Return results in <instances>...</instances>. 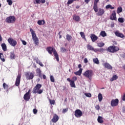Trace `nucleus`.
I'll list each match as a JSON object with an SVG mask.
<instances>
[{
	"label": "nucleus",
	"mask_w": 125,
	"mask_h": 125,
	"mask_svg": "<svg viewBox=\"0 0 125 125\" xmlns=\"http://www.w3.org/2000/svg\"><path fill=\"white\" fill-rule=\"evenodd\" d=\"M98 122L99 123V124H103L104 121H103V117L101 116H98L97 119Z\"/></svg>",
	"instance_id": "23"
},
{
	"label": "nucleus",
	"mask_w": 125,
	"mask_h": 125,
	"mask_svg": "<svg viewBox=\"0 0 125 125\" xmlns=\"http://www.w3.org/2000/svg\"><path fill=\"white\" fill-rule=\"evenodd\" d=\"M41 2H42V3H44L45 2V0H41Z\"/></svg>",
	"instance_id": "62"
},
{
	"label": "nucleus",
	"mask_w": 125,
	"mask_h": 125,
	"mask_svg": "<svg viewBox=\"0 0 125 125\" xmlns=\"http://www.w3.org/2000/svg\"><path fill=\"white\" fill-rule=\"evenodd\" d=\"M42 86V85L41 84L37 83L33 88L32 93H38V94H42V93L43 92V90L41 89Z\"/></svg>",
	"instance_id": "2"
},
{
	"label": "nucleus",
	"mask_w": 125,
	"mask_h": 125,
	"mask_svg": "<svg viewBox=\"0 0 125 125\" xmlns=\"http://www.w3.org/2000/svg\"><path fill=\"white\" fill-rule=\"evenodd\" d=\"M122 111H123V113H125V106L123 107Z\"/></svg>",
	"instance_id": "58"
},
{
	"label": "nucleus",
	"mask_w": 125,
	"mask_h": 125,
	"mask_svg": "<svg viewBox=\"0 0 125 125\" xmlns=\"http://www.w3.org/2000/svg\"><path fill=\"white\" fill-rule=\"evenodd\" d=\"M61 51L62 53H64V52H65L66 51V48H65V47L61 48Z\"/></svg>",
	"instance_id": "47"
},
{
	"label": "nucleus",
	"mask_w": 125,
	"mask_h": 125,
	"mask_svg": "<svg viewBox=\"0 0 125 125\" xmlns=\"http://www.w3.org/2000/svg\"><path fill=\"white\" fill-rule=\"evenodd\" d=\"M3 87L4 89H6L7 92H8V85L4 83H3Z\"/></svg>",
	"instance_id": "32"
},
{
	"label": "nucleus",
	"mask_w": 125,
	"mask_h": 125,
	"mask_svg": "<svg viewBox=\"0 0 125 125\" xmlns=\"http://www.w3.org/2000/svg\"><path fill=\"white\" fill-rule=\"evenodd\" d=\"M84 95L86 97H89V98L91 97V94L90 93H86L84 94Z\"/></svg>",
	"instance_id": "44"
},
{
	"label": "nucleus",
	"mask_w": 125,
	"mask_h": 125,
	"mask_svg": "<svg viewBox=\"0 0 125 125\" xmlns=\"http://www.w3.org/2000/svg\"><path fill=\"white\" fill-rule=\"evenodd\" d=\"M67 81H68V82H69V83H70V82H72V80H71L70 78H67Z\"/></svg>",
	"instance_id": "63"
},
{
	"label": "nucleus",
	"mask_w": 125,
	"mask_h": 125,
	"mask_svg": "<svg viewBox=\"0 0 125 125\" xmlns=\"http://www.w3.org/2000/svg\"><path fill=\"white\" fill-rule=\"evenodd\" d=\"M73 19L76 22H80L81 18H80V16L75 15L73 17Z\"/></svg>",
	"instance_id": "22"
},
{
	"label": "nucleus",
	"mask_w": 125,
	"mask_h": 125,
	"mask_svg": "<svg viewBox=\"0 0 125 125\" xmlns=\"http://www.w3.org/2000/svg\"><path fill=\"white\" fill-rule=\"evenodd\" d=\"M98 98L100 102H101L102 101V99H103V97L102 96V94L101 93L99 94L98 96Z\"/></svg>",
	"instance_id": "33"
},
{
	"label": "nucleus",
	"mask_w": 125,
	"mask_h": 125,
	"mask_svg": "<svg viewBox=\"0 0 125 125\" xmlns=\"http://www.w3.org/2000/svg\"><path fill=\"white\" fill-rule=\"evenodd\" d=\"M93 61L94 63H95V64H99V60H98V59L97 58L95 59H93Z\"/></svg>",
	"instance_id": "38"
},
{
	"label": "nucleus",
	"mask_w": 125,
	"mask_h": 125,
	"mask_svg": "<svg viewBox=\"0 0 125 125\" xmlns=\"http://www.w3.org/2000/svg\"><path fill=\"white\" fill-rule=\"evenodd\" d=\"M33 112L34 114H37L38 113V110L37 109H33Z\"/></svg>",
	"instance_id": "52"
},
{
	"label": "nucleus",
	"mask_w": 125,
	"mask_h": 125,
	"mask_svg": "<svg viewBox=\"0 0 125 125\" xmlns=\"http://www.w3.org/2000/svg\"><path fill=\"white\" fill-rule=\"evenodd\" d=\"M20 82H21V74L19 73L16 80L15 85H16V86H19Z\"/></svg>",
	"instance_id": "9"
},
{
	"label": "nucleus",
	"mask_w": 125,
	"mask_h": 125,
	"mask_svg": "<svg viewBox=\"0 0 125 125\" xmlns=\"http://www.w3.org/2000/svg\"><path fill=\"white\" fill-rule=\"evenodd\" d=\"M78 68H79L80 69H81V68H82V64H79L78 65Z\"/></svg>",
	"instance_id": "64"
},
{
	"label": "nucleus",
	"mask_w": 125,
	"mask_h": 125,
	"mask_svg": "<svg viewBox=\"0 0 125 125\" xmlns=\"http://www.w3.org/2000/svg\"><path fill=\"white\" fill-rule=\"evenodd\" d=\"M110 19V20H114L115 21H117V17H116V11H113Z\"/></svg>",
	"instance_id": "15"
},
{
	"label": "nucleus",
	"mask_w": 125,
	"mask_h": 125,
	"mask_svg": "<svg viewBox=\"0 0 125 125\" xmlns=\"http://www.w3.org/2000/svg\"><path fill=\"white\" fill-rule=\"evenodd\" d=\"M7 2H8L9 5H12V1L11 0H7Z\"/></svg>",
	"instance_id": "49"
},
{
	"label": "nucleus",
	"mask_w": 125,
	"mask_h": 125,
	"mask_svg": "<svg viewBox=\"0 0 125 125\" xmlns=\"http://www.w3.org/2000/svg\"><path fill=\"white\" fill-rule=\"evenodd\" d=\"M72 80H71L72 81L76 82V81H77V80H78V78H77V77L74 76V77H72Z\"/></svg>",
	"instance_id": "51"
},
{
	"label": "nucleus",
	"mask_w": 125,
	"mask_h": 125,
	"mask_svg": "<svg viewBox=\"0 0 125 125\" xmlns=\"http://www.w3.org/2000/svg\"><path fill=\"white\" fill-rule=\"evenodd\" d=\"M39 65H40V66H41V67H43V64H42V62H40V63H39Z\"/></svg>",
	"instance_id": "61"
},
{
	"label": "nucleus",
	"mask_w": 125,
	"mask_h": 125,
	"mask_svg": "<svg viewBox=\"0 0 125 125\" xmlns=\"http://www.w3.org/2000/svg\"><path fill=\"white\" fill-rule=\"evenodd\" d=\"M36 62L37 64H39L41 62V61H40V60H37Z\"/></svg>",
	"instance_id": "59"
},
{
	"label": "nucleus",
	"mask_w": 125,
	"mask_h": 125,
	"mask_svg": "<svg viewBox=\"0 0 125 125\" xmlns=\"http://www.w3.org/2000/svg\"><path fill=\"white\" fill-rule=\"evenodd\" d=\"M115 34V35L117 36V37H119V38H125V35L120 33L119 31H116Z\"/></svg>",
	"instance_id": "18"
},
{
	"label": "nucleus",
	"mask_w": 125,
	"mask_h": 125,
	"mask_svg": "<svg viewBox=\"0 0 125 125\" xmlns=\"http://www.w3.org/2000/svg\"><path fill=\"white\" fill-rule=\"evenodd\" d=\"M42 78L44 80H46V76H45V75L43 74L42 75Z\"/></svg>",
	"instance_id": "57"
},
{
	"label": "nucleus",
	"mask_w": 125,
	"mask_h": 125,
	"mask_svg": "<svg viewBox=\"0 0 125 125\" xmlns=\"http://www.w3.org/2000/svg\"><path fill=\"white\" fill-rule=\"evenodd\" d=\"M105 8L106 9H109V8H110V9H115V7L112 6V5L111 4H108L106 5L105 6Z\"/></svg>",
	"instance_id": "35"
},
{
	"label": "nucleus",
	"mask_w": 125,
	"mask_h": 125,
	"mask_svg": "<svg viewBox=\"0 0 125 125\" xmlns=\"http://www.w3.org/2000/svg\"><path fill=\"white\" fill-rule=\"evenodd\" d=\"M76 0H68L67 1V4L69 5L70 4H72L74 2V1H76Z\"/></svg>",
	"instance_id": "39"
},
{
	"label": "nucleus",
	"mask_w": 125,
	"mask_h": 125,
	"mask_svg": "<svg viewBox=\"0 0 125 125\" xmlns=\"http://www.w3.org/2000/svg\"><path fill=\"white\" fill-rule=\"evenodd\" d=\"M83 76L85 77V78H88L89 80H90L93 76V71L91 70H86L83 74Z\"/></svg>",
	"instance_id": "5"
},
{
	"label": "nucleus",
	"mask_w": 125,
	"mask_h": 125,
	"mask_svg": "<svg viewBox=\"0 0 125 125\" xmlns=\"http://www.w3.org/2000/svg\"><path fill=\"white\" fill-rule=\"evenodd\" d=\"M97 45L98 46H99V47H103V46L105 45V43H104V42H101L98 43Z\"/></svg>",
	"instance_id": "37"
},
{
	"label": "nucleus",
	"mask_w": 125,
	"mask_h": 125,
	"mask_svg": "<svg viewBox=\"0 0 125 125\" xmlns=\"http://www.w3.org/2000/svg\"><path fill=\"white\" fill-rule=\"evenodd\" d=\"M113 48L114 53L120 50V48H119V47L118 46H113Z\"/></svg>",
	"instance_id": "30"
},
{
	"label": "nucleus",
	"mask_w": 125,
	"mask_h": 125,
	"mask_svg": "<svg viewBox=\"0 0 125 125\" xmlns=\"http://www.w3.org/2000/svg\"><path fill=\"white\" fill-rule=\"evenodd\" d=\"M59 120V116L57 114H55L53 115V118L52 119V122L54 123H57Z\"/></svg>",
	"instance_id": "14"
},
{
	"label": "nucleus",
	"mask_w": 125,
	"mask_h": 125,
	"mask_svg": "<svg viewBox=\"0 0 125 125\" xmlns=\"http://www.w3.org/2000/svg\"><path fill=\"white\" fill-rule=\"evenodd\" d=\"M67 112H68V108H64L62 111V113H63V114H65V113H67Z\"/></svg>",
	"instance_id": "48"
},
{
	"label": "nucleus",
	"mask_w": 125,
	"mask_h": 125,
	"mask_svg": "<svg viewBox=\"0 0 125 125\" xmlns=\"http://www.w3.org/2000/svg\"><path fill=\"white\" fill-rule=\"evenodd\" d=\"M103 66L105 69H107V70H113V66L108 62L104 63Z\"/></svg>",
	"instance_id": "13"
},
{
	"label": "nucleus",
	"mask_w": 125,
	"mask_h": 125,
	"mask_svg": "<svg viewBox=\"0 0 125 125\" xmlns=\"http://www.w3.org/2000/svg\"><path fill=\"white\" fill-rule=\"evenodd\" d=\"M50 78V81L51 82H52V83H54V82H55V80H54V77H53V76L51 75Z\"/></svg>",
	"instance_id": "42"
},
{
	"label": "nucleus",
	"mask_w": 125,
	"mask_h": 125,
	"mask_svg": "<svg viewBox=\"0 0 125 125\" xmlns=\"http://www.w3.org/2000/svg\"><path fill=\"white\" fill-rule=\"evenodd\" d=\"M106 51H108V52H111V53H114V50L113 48V46H110L107 48V49H106Z\"/></svg>",
	"instance_id": "20"
},
{
	"label": "nucleus",
	"mask_w": 125,
	"mask_h": 125,
	"mask_svg": "<svg viewBox=\"0 0 125 125\" xmlns=\"http://www.w3.org/2000/svg\"><path fill=\"white\" fill-rule=\"evenodd\" d=\"M80 34L81 35L83 39H84V40H85V35H84V33H83V32H81L80 33Z\"/></svg>",
	"instance_id": "40"
},
{
	"label": "nucleus",
	"mask_w": 125,
	"mask_h": 125,
	"mask_svg": "<svg viewBox=\"0 0 125 125\" xmlns=\"http://www.w3.org/2000/svg\"><path fill=\"white\" fill-rule=\"evenodd\" d=\"M87 48L89 50H92V51H97L96 49H94V48H93V47H92L90 44H87Z\"/></svg>",
	"instance_id": "24"
},
{
	"label": "nucleus",
	"mask_w": 125,
	"mask_h": 125,
	"mask_svg": "<svg viewBox=\"0 0 125 125\" xmlns=\"http://www.w3.org/2000/svg\"><path fill=\"white\" fill-rule=\"evenodd\" d=\"M37 24L39 25L40 26H42V25H44L45 24V21L44 20H39L37 22Z\"/></svg>",
	"instance_id": "25"
},
{
	"label": "nucleus",
	"mask_w": 125,
	"mask_h": 125,
	"mask_svg": "<svg viewBox=\"0 0 125 125\" xmlns=\"http://www.w3.org/2000/svg\"><path fill=\"white\" fill-rule=\"evenodd\" d=\"M121 12H123V8H122V7H119L117 10V13L119 14Z\"/></svg>",
	"instance_id": "34"
},
{
	"label": "nucleus",
	"mask_w": 125,
	"mask_h": 125,
	"mask_svg": "<svg viewBox=\"0 0 125 125\" xmlns=\"http://www.w3.org/2000/svg\"><path fill=\"white\" fill-rule=\"evenodd\" d=\"M36 3H41V0H36Z\"/></svg>",
	"instance_id": "60"
},
{
	"label": "nucleus",
	"mask_w": 125,
	"mask_h": 125,
	"mask_svg": "<svg viewBox=\"0 0 125 125\" xmlns=\"http://www.w3.org/2000/svg\"><path fill=\"white\" fill-rule=\"evenodd\" d=\"M0 59L2 62H5V59L3 57V54L2 53H0Z\"/></svg>",
	"instance_id": "31"
},
{
	"label": "nucleus",
	"mask_w": 125,
	"mask_h": 125,
	"mask_svg": "<svg viewBox=\"0 0 125 125\" xmlns=\"http://www.w3.org/2000/svg\"><path fill=\"white\" fill-rule=\"evenodd\" d=\"M16 21V18L15 17H14V16L8 17L5 19V22H6V23H8L9 24H13L14 23H15Z\"/></svg>",
	"instance_id": "4"
},
{
	"label": "nucleus",
	"mask_w": 125,
	"mask_h": 125,
	"mask_svg": "<svg viewBox=\"0 0 125 125\" xmlns=\"http://www.w3.org/2000/svg\"><path fill=\"white\" fill-rule=\"evenodd\" d=\"M31 99V95L28 93H25L23 96V99L25 100V101H29Z\"/></svg>",
	"instance_id": "16"
},
{
	"label": "nucleus",
	"mask_w": 125,
	"mask_h": 125,
	"mask_svg": "<svg viewBox=\"0 0 125 125\" xmlns=\"http://www.w3.org/2000/svg\"><path fill=\"white\" fill-rule=\"evenodd\" d=\"M66 40L67 41H68V42H71V41H72L73 37H72L71 36V35H69V34H67L66 35Z\"/></svg>",
	"instance_id": "27"
},
{
	"label": "nucleus",
	"mask_w": 125,
	"mask_h": 125,
	"mask_svg": "<svg viewBox=\"0 0 125 125\" xmlns=\"http://www.w3.org/2000/svg\"><path fill=\"white\" fill-rule=\"evenodd\" d=\"M70 85L71 87H76V84H75V82L74 81H71L70 82Z\"/></svg>",
	"instance_id": "36"
},
{
	"label": "nucleus",
	"mask_w": 125,
	"mask_h": 125,
	"mask_svg": "<svg viewBox=\"0 0 125 125\" xmlns=\"http://www.w3.org/2000/svg\"><path fill=\"white\" fill-rule=\"evenodd\" d=\"M111 105L112 107H116L119 105V99H116L115 100H112L111 101Z\"/></svg>",
	"instance_id": "11"
},
{
	"label": "nucleus",
	"mask_w": 125,
	"mask_h": 125,
	"mask_svg": "<svg viewBox=\"0 0 125 125\" xmlns=\"http://www.w3.org/2000/svg\"><path fill=\"white\" fill-rule=\"evenodd\" d=\"M74 115L76 118H81L83 116V112L81 109H76L74 112Z\"/></svg>",
	"instance_id": "8"
},
{
	"label": "nucleus",
	"mask_w": 125,
	"mask_h": 125,
	"mask_svg": "<svg viewBox=\"0 0 125 125\" xmlns=\"http://www.w3.org/2000/svg\"><path fill=\"white\" fill-rule=\"evenodd\" d=\"M41 72H42V71H41V69L39 68H37V69H36V73L37 74H39V73H41Z\"/></svg>",
	"instance_id": "50"
},
{
	"label": "nucleus",
	"mask_w": 125,
	"mask_h": 125,
	"mask_svg": "<svg viewBox=\"0 0 125 125\" xmlns=\"http://www.w3.org/2000/svg\"><path fill=\"white\" fill-rule=\"evenodd\" d=\"M88 60H87V58H85L84 59V63H88Z\"/></svg>",
	"instance_id": "54"
},
{
	"label": "nucleus",
	"mask_w": 125,
	"mask_h": 125,
	"mask_svg": "<svg viewBox=\"0 0 125 125\" xmlns=\"http://www.w3.org/2000/svg\"><path fill=\"white\" fill-rule=\"evenodd\" d=\"M25 76L27 80H33L34 79V73L27 72L25 73Z\"/></svg>",
	"instance_id": "7"
},
{
	"label": "nucleus",
	"mask_w": 125,
	"mask_h": 125,
	"mask_svg": "<svg viewBox=\"0 0 125 125\" xmlns=\"http://www.w3.org/2000/svg\"><path fill=\"white\" fill-rule=\"evenodd\" d=\"M89 1H90V0H84V2H85V3H86L87 4H88V2H89Z\"/></svg>",
	"instance_id": "56"
},
{
	"label": "nucleus",
	"mask_w": 125,
	"mask_h": 125,
	"mask_svg": "<svg viewBox=\"0 0 125 125\" xmlns=\"http://www.w3.org/2000/svg\"><path fill=\"white\" fill-rule=\"evenodd\" d=\"M49 101L50 102V104L51 105H54L55 104V101L54 100H49Z\"/></svg>",
	"instance_id": "41"
},
{
	"label": "nucleus",
	"mask_w": 125,
	"mask_h": 125,
	"mask_svg": "<svg viewBox=\"0 0 125 125\" xmlns=\"http://www.w3.org/2000/svg\"><path fill=\"white\" fill-rule=\"evenodd\" d=\"M46 50L48 51L49 54H52L53 52V54L54 55L55 59H56L58 62H59V55H58L57 51H56L55 49H53V48L50 46L47 47Z\"/></svg>",
	"instance_id": "1"
},
{
	"label": "nucleus",
	"mask_w": 125,
	"mask_h": 125,
	"mask_svg": "<svg viewBox=\"0 0 125 125\" xmlns=\"http://www.w3.org/2000/svg\"><path fill=\"white\" fill-rule=\"evenodd\" d=\"M22 43L23 44V45H26L27 44V42H26V41L24 40L22 41Z\"/></svg>",
	"instance_id": "53"
},
{
	"label": "nucleus",
	"mask_w": 125,
	"mask_h": 125,
	"mask_svg": "<svg viewBox=\"0 0 125 125\" xmlns=\"http://www.w3.org/2000/svg\"><path fill=\"white\" fill-rule=\"evenodd\" d=\"M100 36H102L103 38L105 37H107V33L105 32V31H102L100 33Z\"/></svg>",
	"instance_id": "29"
},
{
	"label": "nucleus",
	"mask_w": 125,
	"mask_h": 125,
	"mask_svg": "<svg viewBox=\"0 0 125 125\" xmlns=\"http://www.w3.org/2000/svg\"><path fill=\"white\" fill-rule=\"evenodd\" d=\"M38 75L39 77V78H41L42 79V72H40L39 73H38Z\"/></svg>",
	"instance_id": "55"
},
{
	"label": "nucleus",
	"mask_w": 125,
	"mask_h": 125,
	"mask_svg": "<svg viewBox=\"0 0 125 125\" xmlns=\"http://www.w3.org/2000/svg\"><path fill=\"white\" fill-rule=\"evenodd\" d=\"M83 72V68H80L79 71L75 72L74 74L76 76H81L82 73Z\"/></svg>",
	"instance_id": "21"
},
{
	"label": "nucleus",
	"mask_w": 125,
	"mask_h": 125,
	"mask_svg": "<svg viewBox=\"0 0 125 125\" xmlns=\"http://www.w3.org/2000/svg\"><path fill=\"white\" fill-rule=\"evenodd\" d=\"M98 2H99V0H94L93 9L94 10L95 12H97L98 11V6H97V3H98Z\"/></svg>",
	"instance_id": "10"
},
{
	"label": "nucleus",
	"mask_w": 125,
	"mask_h": 125,
	"mask_svg": "<svg viewBox=\"0 0 125 125\" xmlns=\"http://www.w3.org/2000/svg\"><path fill=\"white\" fill-rule=\"evenodd\" d=\"M118 21L120 22V23H124V22L125 21H124V19L122 18H119L118 19Z\"/></svg>",
	"instance_id": "45"
},
{
	"label": "nucleus",
	"mask_w": 125,
	"mask_h": 125,
	"mask_svg": "<svg viewBox=\"0 0 125 125\" xmlns=\"http://www.w3.org/2000/svg\"><path fill=\"white\" fill-rule=\"evenodd\" d=\"M118 76L117 75H114L110 79V82H113V81H116L118 80Z\"/></svg>",
	"instance_id": "28"
},
{
	"label": "nucleus",
	"mask_w": 125,
	"mask_h": 125,
	"mask_svg": "<svg viewBox=\"0 0 125 125\" xmlns=\"http://www.w3.org/2000/svg\"><path fill=\"white\" fill-rule=\"evenodd\" d=\"M96 51H99V52H104L105 51V49H103V48H100V49H96Z\"/></svg>",
	"instance_id": "46"
},
{
	"label": "nucleus",
	"mask_w": 125,
	"mask_h": 125,
	"mask_svg": "<svg viewBox=\"0 0 125 125\" xmlns=\"http://www.w3.org/2000/svg\"><path fill=\"white\" fill-rule=\"evenodd\" d=\"M98 13H97V16H102L105 13V10L102 8L98 9Z\"/></svg>",
	"instance_id": "12"
},
{
	"label": "nucleus",
	"mask_w": 125,
	"mask_h": 125,
	"mask_svg": "<svg viewBox=\"0 0 125 125\" xmlns=\"http://www.w3.org/2000/svg\"><path fill=\"white\" fill-rule=\"evenodd\" d=\"M95 108L97 111H99V110H100V106L99 105V104L96 105Z\"/></svg>",
	"instance_id": "43"
},
{
	"label": "nucleus",
	"mask_w": 125,
	"mask_h": 125,
	"mask_svg": "<svg viewBox=\"0 0 125 125\" xmlns=\"http://www.w3.org/2000/svg\"><path fill=\"white\" fill-rule=\"evenodd\" d=\"M10 58L12 60H13L15 59V58H16V56H15V53H14V51H12V52H10Z\"/></svg>",
	"instance_id": "19"
},
{
	"label": "nucleus",
	"mask_w": 125,
	"mask_h": 125,
	"mask_svg": "<svg viewBox=\"0 0 125 125\" xmlns=\"http://www.w3.org/2000/svg\"><path fill=\"white\" fill-rule=\"evenodd\" d=\"M90 38L93 42H96V41H97V40H98V37L96 35L93 34L91 35Z\"/></svg>",
	"instance_id": "17"
},
{
	"label": "nucleus",
	"mask_w": 125,
	"mask_h": 125,
	"mask_svg": "<svg viewBox=\"0 0 125 125\" xmlns=\"http://www.w3.org/2000/svg\"><path fill=\"white\" fill-rule=\"evenodd\" d=\"M30 31L31 33L32 40L36 45H39V38L37 37V35L36 34V32L34 31L32 28H30Z\"/></svg>",
	"instance_id": "3"
},
{
	"label": "nucleus",
	"mask_w": 125,
	"mask_h": 125,
	"mask_svg": "<svg viewBox=\"0 0 125 125\" xmlns=\"http://www.w3.org/2000/svg\"><path fill=\"white\" fill-rule=\"evenodd\" d=\"M1 46L3 51H6V50H7V47H6V44H5V43H2Z\"/></svg>",
	"instance_id": "26"
},
{
	"label": "nucleus",
	"mask_w": 125,
	"mask_h": 125,
	"mask_svg": "<svg viewBox=\"0 0 125 125\" xmlns=\"http://www.w3.org/2000/svg\"><path fill=\"white\" fill-rule=\"evenodd\" d=\"M8 42L11 46H16L17 45V41L14 40L12 38H9L8 40Z\"/></svg>",
	"instance_id": "6"
}]
</instances>
